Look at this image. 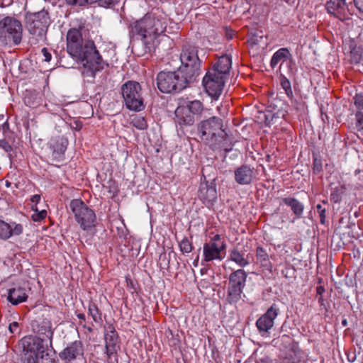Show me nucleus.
I'll return each mask as SVG.
<instances>
[{
  "mask_svg": "<svg viewBox=\"0 0 363 363\" xmlns=\"http://www.w3.org/2000/svg\"><path fill=\"white\" fill-rule=\"evenodd\" d=\"M254 177L255 169L248 165H242L235 170V179L239 184H250Z\"/></svg>",
  "mask_w": 363,
  "mask_h": 363,
  "instance_id": "16",
  "label": "nucleus"
},
{
  "mask_svg": "<svg viewBox=\"0 0 363 363\" xmlns=\"http://www.w3.org/2000/svg\"><path fill=\"white\" fill-rule=\"evenodd\" d=\"M167 16L160 9H153L142 18L130 24V33L138 35L145 48L152 51L159 43V38L167 28Z\"/></svg>",
  "mask_w": 363,
  "mask_h": 363,
  "instance_id": "3",
  "label": "nucleus"
},
{
  "mask_svg": "<svg viewBox=\"0 0 363 363\" xmlns=\"http://www.w3.org/2000/svg\"><path fill=\"white\" fill-rule=\"evenodd\" d=\"M69 208L82 229L86 230L95 225L96 216L94 211L81 199L72 200Z\"/></svg>",
  "mask_w": 363,
  "mask_h": 363,
  "instance_id": "6",
  "label": "nucleus"
},
{
  "mask_svg": "<svg viewBox=\"0 0 363 363\" xmlns=\"http://www.w3.org/2000/svg\"><path fill=\"white\" fill-rule=\"evenodd\" d=\"M132 123L133 126L139 130H145L147 126L145 118L142 116L135 117L132 121Z\"/></svg>",
  "mask_w": 363,
  "mask_h": 363,
  "instance_id": "32",
  "label": "nucleus"
},
{
  "mask_svg": "<svg viewBox=\"0 0 363 363\" xmlns=\"http://www.w3.org/2000/svg\"><path fill=\"white\" fill-rule=\"evenodd\" d=\"M356 118L357 121V126L359 128L363 129V113L358 111L356 113Z\"/></svg>",
  "mask_w": 363,
  "mask_h": 363,
  "instance_id": "41",
  "label": "nucleus"
},
{
  "mask_svg": "<svg viewBox=\"0 0 363 363\" xmlns=\"http://www.w3.org/2000/svg\"><path fill=\"white\" fill-rule=\"evenodd\" d=\"M342 191L339 188L333 189L330 194V200L334 203H339L342 197Z\"/></svg>",
  "mask_w": 363,
  "mask_h": 363,
  "instance_id": "35",
  "label": "nucleus"
},
{
  "mask_svg": "<svg viewBox=\"0 0 363 363\" xmlns=\"http://www.w3.org/2000/svg\"><path fill=\"white\" fill-rule=\"evenodd\" d=\"M354 105L359 111L363 110V93L357 94L354 97Z\"/></svg>",
  "mask_w": 363,
  "mask_h": 363,
  "instance_id": "36",
  "label": "nucleus"
},
{
  "mask_svg": "<svg viewBox=\"0 0 363 363\" xmlns=\"http://www.w3.org/2000/svg\"><path fill=\"white\" fill-rule=\"evenodd\" d=\"M279 308L273 304L256 322L260 333H267L274 325V320L279 314Z\"/></svg>",
  "mask_w": 363,
  "mask_h": 363,
  "instance_id": "12",
  "label": "nucleus"
},
{
  "mask_svg": "<svg viewBox=\"0 0 363 363\" xmlns=\"http://www.w3.org/2000/svg\"><path fill=\"white\" fill-rule=\"evenodd\" d=\"M77 317H78V318H79V320H84V321L85 320V315H84V314H83V313H79V314L77 315Z\"/></svg>",
  "mask_w": 363,
  "mask_h": 363,
  "instance_id": "48",
  "label": "nucleus"
},
{
  "mask_svg": "<svg viewBox=\"0 0 363 363\" xmlns=\"http://www.w3.org/2000/svg\"><path fill=\"white\" fill-rule=\"evenodd\" d=\"M179 248L182 253L185 254L191 252L193 250V246L191 242L189 240V239L184 238L179 242Z\"/></svg>",
  "mask_w": 363,
  "mask_h": 363,
  "instance_id": "31",
  "label": "nucleus"
},
{
  "mask_svg": "<svg viewBox=\"0 0 363 363\" xmlns=\"http://www.w3.org/2000/svg\"><path fill=\"white\" fill-rule=\"evenodd\" d=\"M67 3L70 5L82 6L85 4H93L94 1L91 0H66Z\"/></svg>",
  "mask_w": 363,
  "mask_h": 363,
  "instance_id": "39",
  "label": "nucleus"
},
{
  "mask_svg": "<svg viewBox=\"0 0 363 363\" xmlns=\"http://www.w3.org/2000/svg\"><path fill=\"white\" fill-rule=\"evenodd\" d=\"M225 249L224 242H209L203 245V261L211 262L214 259L221 260V252Z\"/></svg>",
  "mask_w": 363,
  "mask_h": 363,
  "instance_id": "14",
  "label": "nucleus"
},
{
  "mask_svg": "<svg viewBox=\"0 0 363 363\" xmlns=\"http://www.w3.org/2000/svg\"><path fill=\"white\" fill-rule=\"evenodd\" d=\"M289 55V51L287 48L279 49L272 56L270 65L274 68L280 62L285 61Z\"/></svg>",
  "mask_w": 363,
  "mask_h": 363,
  "instance_id": "27",
  "label": "nucleus"
},
{
  "mask_svg": "<svg viewBox=\"0 0 363 363\" xmlns=\"http://www.w3.org/2000/svg\"><path fill=\"white\" fill-rule=\"evenodd\" d=\"M225 79V77L215 72L214 69H209L203 77L202 82L208 95L218 98L223 91Z\"/></svg>",
  "mask_w": 363,
  "mask_h": 363,
  "instance_id": "11",
  "label": "nucleus"
},
{
  "mask_svg": "<svg viewBox=\"0 0 363 363\" xmlns=\"http://www.w3.org/2000/svg\"><path fill=\"white\" fill-rule=\"evenodd\" d=\"M182 66L176 72H161L157 77L158 89L163 93L179 91L194 82L200 74L201 61L195 48L185 47L180 55Z\"/></svg>",
  "mask_w": 363,
  "mask_h": 363,
  "instance_id": "1",
  "label": "nucleus"
},
{
  "mask_svg": "<svg viewBox=\"0 0 363 363\" xmlns=\"http://www.w3.org/2000/svg\"><path fill=\"white\" fill-rule=\"evenodd\" d=\"M232 67L231 57L228 55L220 56L215 62L213 67L210 69H214L215 72L227 78Z\"/></svg>",
  "mask_w": 363,
  "mask_h": 363,
  "instance_id": "20",
  "label": "nucleus"
},
{
  "mask_svg": "<svg viewBox=\"0 0 363 363\" xmlns=\"http://www.w3.org/2000/svg\"><path fill=\"white\" fill-rule=\"evenodd\" d=\"M281 86L283 89L286 91V94H289V92L291 93V84L289 80L284 79L281 82Z\"/></svg>",
  "mask_w": 363,
  "mask_h": 363,
  "instance_id": "42",
  "label": "nucleus"
},
{
  "mask_svg": "<svg viewBox=\"0 0 363 363\" xmlns=\"http://www.w3.org/2000/svg\"><path fill=\"white\" fill-rule=\"evenodd\" d=\"M342 325L343 326H347V320L346 319H344L342 320Z\"/></svg>",
  "mask_w": 363,
  "mask_h": 363,
  "instance_id": "51",
  "label": "nucleus"
},
{
  "mask_svg": "<svg viewBox=\"0 0 363 363\" xmlns=\"http://www.w3.org/2000/svg\"><path fill=\"white\" fill-rule=\"evenodd\" d=\"M82 28H71L67 34V51L82 62V74L84 77H94L96 72L108 64L102 59L92 40H84Z\"/></svg>",
  "mask_w": 363,
  "mask_h": 363,
  "instance_id": "2",
  "label": "nucleus"
},
{
  "mask_svg": "<svg viewBox=\"0 0 363 363\" xmlns=\"http://www.w3.org/2000/svg\"><path fill=\"white\" fill-rule=\"evenodd\" d=\"M50 23L48 13L44 10L30 13L26 16V24L29 33L36 36L37 40L43 39Z\"/></svg>",
  "mask_w": 363,
  "mask_h": 363,
  "instance_id": "8",
  "label": "nucleus"
},
{
  "mask_svg": "<svg viewBox=\"0 0 363 363\" xmlns=\"http://www.w3.org/2000/svg\"><path fill=\"white\" fill-rule=\"evenodd\" d=\"M184 106L187 107V109L189 110V112L191 113L194 116L200 114L203 111V105L199 100L190 101Z\"/></svg>",
  "mask_w": 363,
  "mask_h": 363,
  "instance_id": "28",
  "label": "nucleus"
},
{
  "mask_svg": "<svg viewBox=\"0 0 363 363\" xmlns=\"http://www.w3.org/2000/svg\"><path fill=\"white\" fill-rule=\"evenodd\" d=\"M199 197L206 204H211L216 201L217 192L215 186L201 184L199 191Z\"/></svg>",
  "mask_w": 363,
  "mask_h": 363,
  "instance_id": "21",
  "label": "nucleus"
},
{
  "mask_svg": "<svg viewBox=\"0 0 363 363\" xmlns=\"http://www.w3.org/2000/svg\"><path fill=\"white\" fill-rule=\"evenodd\" d=\"M317 212L319 214L320 218V223L322 224L325 223V208H323V206L320 204H318L316 206Z\"/></svg>",
  "mask_w": 363,
  "mask_h": 363,
  "instance_id": "38",
  "label": "nucleus"
},
{
  "mask_svg": "<svg viewBox=\"0 0 363 363\" xmlns=\"http://www.w3.org/2000/svg\"><path fill=\"white\" fill-rule=\"evenodd\" d=\"M229 259L240 267H245L250 264L249 255H245L244 251L239 250L238 248H234L230 251Z\"/></svg>",
  "mask_w": 363,
  "mask_h": 363,
  "instance_id": "24",
  "label": "nucleus"
},
{
  "mask_svg": "<svg viewBox=\"0 0 363 363\" xmlns=\"http://www.w3.org/2000/svg\"><path fill=\"white\" fill-rule=\"evenodd\" d=\"M23 363H58L55 357L46 352L43 340L36 336H26L20 342Z\"/></svg>",
  "mask_w": 363,
  "mask_h": 363,
  "instance_id": "4",
  "label": "nucleus"
},
{
  "mask_svg": "<svg viewBox=\"0 0 363 363\" xmlns=\"http://www.w3.org/2000/svg\"><path fill=\"white\" fill-rule=\"evenodd\" d=\"M89 314L95 322H99L101 320V314L97 306L94 303H90L89 306Z\"/></svg>",
  "mask_w": 363,
  "mask_h": 363,
  "instance_id": "30",
  "label": "nucleus"
},
{
  "mask_svg": "<svg viewBox=\"0 0 363 363\" xmlns=\"http://www.w3.org/2000/svg\"><path fill=\"white\" fill-rule=\"evenodd\" d=\"M198 262H199V256L196 257V259L193 262L194 267H197L198 266Z\"/></svg>",
  "mask_w": 363,
  "mask_h": 363,
  "instance_id": "50",
  "label": "nucleus"
},
{
  "mask_svg": "<svg viewBox=\"0 0 363 363\" xmlns=\"http://www.w3.org/2000/svg\"><path fill=\"white\" fill-rule=\"evenodd\" d=\"M323 290V288H322V287H318V288H317V292H318V294H321V291H322Z\"/></svg>",
  "mask_w": 363,
  "mask_h": 363,
  "instance_id": "52",
  "label": "nucleus"
},
{
  "mask_svg": "<svg viewBox=\"0 0 363 363\" xmlns=\"http://www.w3.org/2000/svg\"><path fill=\"white\" fill-rule=\"evenodd\" d=\"M0 147L8 153H10L12 151L11 145L5 140H0Z\"/></svg>",
  "mask_w": 363,
  "mask_h": 363,
  "instance_id": "40",
  "label": "nucleus"
},
{
  "mask_svg": "<svg viewBox=\"0 0 363 363\" xmlns=\"http://www.w3.org/2000/svg\"><path fill=\"white\" fill-rule=\"evenodd\" d=\"M41 52H42V54H43V60L45 61V62H50L51 58H52V55L48 52L47 48H43Z\"/></svg>",
  "mask_w": 363,
  "mask_h": 363,
  "instance_id": "43",
  "label": "nucleus"
},
{
  "mask_svg": "<svg viewBox=\"0 0 363 363\" xmlns=\"http://www.w3.org/2000/svg\"><path fill=\"white\" fill-rule=\"evenodd\" d=\"M121 91L127 108L135 111L144 109L145 105L139 83L129 81L122 86Z\"/></svg>",
  "mask_w": 363,
  "mask_h": 363,
  "instance_id": "7",
  "label": "nucleus"
},
{
  "mask_svg": "<svg viewBox=\"0 0 363 363\" xmlns=\"http://www.w3.org/2000/svg\"><path fill=\"white\" fill-rule=\"evenodd\" d=\"M175 122L181 127L191 126L194 123L195 118L187 107L180 106L175 111Z\"/></svg>",
  "mask_w": 363,
  "mask_h": 363,
  "instance_id": "18",
  "label": "nucleus"
},
{
  "mask_svg": "<svg viewBox=\"0 0 363 363\" xmlns=\"http://www.w3.org/2000/svg\"><path fill=\"white\" fill-rule=\"evenodd\" d=\"M23 232V227L21 224L14 222L8 223L0 220V239L6 240L13 235H19Z\"/></svg>",
  "mask_w": 363,
  "mask_h": 363,
  "instance_id": "15",
  "label": "nucleus"
},
{
  "mask_svg": "<svg viewBox=\"0 0 363 363\" xmlns=\"http://www.w3.org/2000/svg\"><path fill=\"white\" fill-rule=\"evenodd\" d=\"M19 327L18 323L13 322L9 325V330L11 333H14L17 331Z\"/></svg>",
  "mask_w": 363,
  "mask_h": 363,
  "instance_id": "44",
  "label": "nucleus"
},
{
  "mask_svg": "<svg viewBox=\"0 0 363 363\" xmlns=\"http://www.w3.org/2000/svg\"><path fill=\"white\" fill-rule=\"evenodd\" d=\"M25 103H26V104L27 106H35L34 103H32V104H31V103H30V101H28V99H26V98L25 99Z\"/></svg>",
  "mask_w": 363,
  "mask_h": 363,
  "instance_id": "49",
  "label": "nucleus"
},
{
  "mask_svg": "<svg viewBox=\"0 0 363 363\" xmlns=\"http://www.w3.org/2000/svg\"><path fill=\"white\" fill-rule=\"evenodd\" d=\"M32 208H33V210L35 211V213L32 215V219L34 221H35V222L40 221L46 217V216H47L46 211H45V210L38 211V208L36 207L34 208V206H33Z\"/></svg>",
  "mask_w": 363,
  "mask_h": 363,
  "instance_id": "33",
  "label": "nucleus"
},
{
  "mask_svg": "<svg viewBox=\"0 0 363 363\" xmlns=\"http://www.w3.org/2000/svg\"><path fill=\"white\" fill-rule=\"evenodd\" d=\"M21 23L15 18L6 16L0 21V42L9 47L18 45L22 40Z\"/></svg>",
  "mask_w": 363,
  "mask_h": 363,
  "instance_id": "5",
  "label": "nucleus"
},
{
  "mask_svg": "<svg viewBox=\"0 0 363 363\" xmlns=\"http://www.w3.org/2000/svg\"><path fill=\"white\" fill-rule=\"evenodd\" d=\"M354 3L359 11L363 13V0H354Z\"/></svg>",
  "mask_w": 363,
  "mask_h": 363,
  "instance_id": "45",
  "label": "nucleus"
},
{
  "mask_svg": "<svg viewBox=\"0 0 363 363\" xmlns=\"http://www.w3.org/2000/svg\"><path fill=\"white\" fill-rule=\"evenodd\" d=\"M67 140L63 138H59L52 140L50 143V148L52 150L54 159L60 160L67 149Z\"/></svg>",
  "mask_w": 363,
  "mask_h": 363,
  "instance_id": "22",
  "label": "nucleus"
},
{
  "mask_svg": "<svg viewBox=\"0 0 363 363\" xmlns=\"http://www.w3.org/2000/svg\"><path fill=\"white\" fill-rule=\"evenodd\" d=\"M263 40V36L258 33L252 34L249 36L247 42L252 45L259 44Z\"/></svg>",
  "mask_w": 363,
  "mask_h": 363,
  "instance_id": "34",
  "label": "nucleus"
},
{
  "mask_svg": "<svg viewBox=\"0 0 363 363\" xmlns=\"http://www.w3.org/2000/svg\"><path fill=\"white\" fill-rule=\"evenodd\" d=\"M108 329L109 331L105 334V342L106 354L110 359L117 352L118 335L112 326H109Z\"/></svg>",
  "mask_w": 363,
  "mask_h": 363,
  "instance_id": "19",
  "label": "nucleus"
},
{
  "mask_svg": "<svg viewBox=\"0 0 363 363\" xmlns=\"http://www.w3.org/2000/svg\"><path fill=\"white\" fill-rule=\"evenodd\" d=\"M83 348L81 342L75 341L60 353V357L68 362L82 355Z\"/></svg>",
  "mask_w": 363,
  "mask_h": 363,
  "instance_id": "17",
  "label": "nucleus"
},
{
  "mask_svg": "<svg viewBox=\"0 0 363 363\" xmlns=\"http://www.w3.org/2000/svg\"><path fill=\"white\" fill-rule=\"evenodd\" d=\"M349 0H330L326 4L328 11L338 18L343 20L350 13L349 9Z\"/></svg>",
  "mask_w": 363,
  "mask_h": 363,
  "instance_id": "13",
  "label": "nucleus"
},
{
  "mask_svg": "<svg viewBox=\"0 0 363 363\" xmlns=\"http://www.w3.org/2000/svg\"><path fill=\"white\" fill-rule=\"evenodd\" d=\"M30 201L36 205L40 201V196L39 194H35L31 197Z\"/></svg>",
  "mask_w": 363,
  "mask_h": 363,
  "instance_id": "46",
  "label": "nucleus"
},
{
  "mask_svg": "<svg viewBox=\"0 0 363 363\" xmlns=\"http://www.w3.org/2000/svg\"><path fill=\"white\" fill-rule=\"evenodd\" d=\"M222 126V120L216 116L201 121L199 125V132L201 140L206 143H210L213 140L217 142L218 137L223 138V135H220V133L223 132Z\"/></svg>",
  "mask_w": 363,
  "mask_h": 363,
  "instance_id": "10",
  "label": "nucleus"
},
{
  "mask_svg": "<svg viewBox=\"0 0 363 363\" xmlns=\"http://www.w3.org/2000/svg\"><path fill=\"white\" fill-rule=\"evenodd\" d=\"M282 202L288 206H290L294 213L297 217H301L303 211V205L297 199L291 197L282 199Z\"/></svg>",
  "mask_w": 363,
  "mask_h": 363,
  "instance_id": "26",
  "label": "nucleus"
},
{
  "mask_svg": "<svg viewBox=\"0 0 363 363\" xmlns=\"http://www.w3.org/2000/svg\"><path fill=\"white\" fill-rule=\"evenodd\" d=\"M45 331L40 332V334H44L45 337L48 338L50 341L52 340L53 336V331L52 330V328L50 323H46L45 326Z\"/></svg>",
  "mask_w": 363,
  "mask_h": 363,
  "instance_id": "37",
  "label": "nucleus"
},
{
  "mask_svg": "<svg viewBox=\"0 0 363 363\" xmlns=\"http://www.w3.org/2000/svg\"><path fill=\"white\" fill-rule=\"evenodd\" d=\"M255 257L257 262L267 269H271L272 264L270 262L269 256L264 248L258 246L255 250Z\"/></svg>",
  "mask_w": 363,
  "mask_h": 363,
  "instance_id": "25",
  "label": "nucleus"
},
{
  "mask_svg": "<svg viewBox=\"0 0 363 363\" xmlns=\"http://www.w3.org/2000/svg\"><path fill=\"white\" fill-rule=\"evenodd\" d=\"M210 242H223L220 241V236L219 235H214Z\"/></svg>",
  "mask_w": 363,
  "mask_h": 363,
  "instance_id": "47",
  "label": "nucleus"
},
{
  "mask_svg": "<svg viewBox=\"0 0 363 363\" xmlns=\"http://www.w3.org/2000/svg\"><path fill=\"white\" fill-rule=\"evenodd\" d=\"M301 359V353L299 350H289L285 357L286 363H299Z\"/></svg>",
  "mask_w": 363,
  "mask_h": 363,
  "instance_id": "29",
  "label": "nucleus"
},
{
  "mask_svg": "<svg viewBox=\"0 0 363 363\" xmlns=\"http://www.w3.org/2000/svg\"><path fill=\"white\" fill-rule=\"evenodd\" d=\"M28 295L26 289L22 287L13 288L9 289L8 301L13 305H18L26 301Z\"/></svg>",
  "mask_w": 363,
  "mask_h": 363,
  "instance_id": "23",
  "label": "nucleus"
},
{
  "mask_svg": "<svg viewBox=\"0 0 363 363\" xmlns=\"http://www.w3.org/2000/svg\"><path fill=\"white\" fill-rule=\"evenodd\" d=\"M247 274L243 269H238L230 274L227 299L230 303H236L241 298Z\"/></svg>",
  "mask_w": 363,
  "mask_h": 363,
  "instance_id": "9",
  "label": "nucleus"
}]
</instances>
